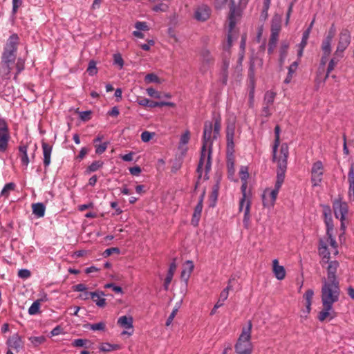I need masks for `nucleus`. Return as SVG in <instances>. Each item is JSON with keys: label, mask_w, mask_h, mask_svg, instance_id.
<instances>
[{"label": "nucleus", "mask_w": 354, "mask_h": 354, "mask_svg": "<svg viewBox=\"0 0 354 354\" xmlns=\"http://www.w3.org/2000/svg\"><path fill=\"white\" fill-rule=\"evenodd\" d=\"M118 324L125 328V329H133V317L131 316H122L119 317L118 319ZM133 333V330L131 332L127 330H124L122 332V334H127L129 335H131Z\"/></svg>", "instance_id": "18"}, {"label": "nucleus", "mask_w": 354, "mask_h": 354, "mask_svg": "<svg viewBox=\"0 0 354 354\" xmlns=\"http://www.w3.org/2000/svg\"><path fill=\"white\" fill-rule=\"evenodd\" d=\"M18 276L22 279H27L30 276V272L27 269L19 270Z\"/></svg>", "instance_id": "58"}, {"label": "nucleus", "mask_w": 354, "mask_h": 354, "mask_svg": "<svg viewBox=\"0 0 354 354\" xmlns=\"http://www.w3.org/2000/svg\"><path fill=\"white\" fill-rule=\"evenodd\" d=\"M194 270V263L192 261H187L184 266L183 270L181 273V276L183 278H185L186 280L189 277L190 274Z\"/></svg>", "instance_id": "29"}, {"label": "nucleus", "mask_w": 354, "mask_h": 354, "mask_svg": "<svg viewBox=\"0 0 354 354\" xmlns=\"http://www.w3.org/2000/svg\"><path fill=\"white\" fill-rule=\"evenodd\" d=\"M7 344L10 348H12L18 352L24 346V343L21 337L18 334H14L7 341Z\"/></svg>", "instance_id": "19"}, {"label": "nucleus", "mask_w": 354, "mask_h": 354, "mask_svg": "<svg viewBox=\"0 0 354 354\" xmlns=\"http://www.w3.org/2000/svg\"><path fill=\"white\" fill-rule=\"evenodd\" d=\"M145 81L147 82H158V77L156 75L153 74V73H149V74H147L146 76H145Z\"/></svg>", "instance_id": "53"}, {"label": "nucleus", "mask_w": 354, "mask_h": 354, "mask_svg": "<svg viewBox=\"0 0 354 354\" xmlns=\"http://www.w3.org/2000/svg\"><path fill=\"white\" fill-rule=\"evenodd\" d=\"M106 325L104 322H98L89 325V328L92 330H104Z\"/></svg>", "instance_id": "44"}, {"label": "nucleus", "mask_w": 354, "mask_h": 354, "mask_svg": "<svg viewBox=\"0 0 354 354\" xmlns=\"http://www.w3.org/2000/svg\"><path fill=\"white\" fill-rule=\"evenodd\" d=\"M324 167L321 161L315 162L311 169V180L313 186H318L322 180Z\"/></svg>", "instance_id": "14"}, {"label": "nucleus", "mask_w": 354, "mask_h": 354, "mask_svg": "<svg viewBox=\"0 0 354 354\" xmlns=\"http://www.w3.org/2000/svg\"><path fill=\"white\" fill-rule=\"evenodd\" d=\"M113 64L118 65L120 69L122 68L124 66V61L120 54H114L113 55Z\"/></svg>", "instance_id": "42"}, {"label": "nucleus", "mask_w": 354, "mask_h": 354, "mask_svg": "<svg viewBox=\"0 0 354 354\" xmlns=\"http://www.w3.org/2000/svg\"><path fill=\"white\" fill-rule=\"evenodd\" d=\"M319 252L322 257V263L328 264L326 268L327 277L322 279V283H339V280L336 275V272L339 267V262L337 261H329L330 254H333V253L331 248L328 247L327 243L322 241V239L319 241Z\"/></svg>", "instance_id": "4"}, {"label": "nucleus", "mask_w": 354, "mask_h": 354, "mask_svg": "<svg viewBox=\"0 0 354 354\" xmlns=\"http://www.w3.org/2000/svg\"><path fill=\"white\" fill-rule=\"evenodd\" d=\"M240 19V13L235 8H231L230 13L228 17V34H227V44L230 47L233 41L232 32Z\"/></svg>", "instance_id": "10"}, {"label": "nucleus", "mask_w": 354, "mask_h": 354, "mask_svg": "<svg viewBox=\"0 0 354 354\" xmlns=\"http://www.w3.org/2000/svg\"><path fill=\"white\" fill-rule=\"evenodd\" d=\"M104 288H112V290L117 293H121L122 292V290L120 286H115L113 283H106L104 286Z\"/></svg>", "instance_id": "62"}, {"label": "nucleus", "mask_w": 354, "mask_h": 354, "mask_svg": "<svg viewBox=\"0 0 354 354\" xmlns=\"http://www.w3.org/2000/svg\"><path fill=\"white\" fill-rule=\"evenodd\" d=\"M232 279L229 280L227 286L221 292L219 295V299H221V301H225L229 295V290L232 288V286L231 285Z\"/></svg>", "instance_id": "38"}, {"label": "nucleus", "mask_w": 354, "mask_h": 354, "mask_svg": "<svg viewBox=\"0 0 354 354\" xmlns=\"http://www.w3.org/2000/svg\"><path fill=\"white\" fill-rule=\"evenodd\" d=\"M239 174L242 181H247L249 174L246 167H242L240 169Z\"/></svg>", "instance_id": "50"}, {"label": "nucleus", "mask_w": 354, "mask_h": 354, "mask_svg": "<svg viewBox=\"0 0 354 354\" xmlns=\"http://www.w3.org/2000/svg\"><path fill=\"white\" fill-rule=\"evenodd\" d=\"M103 165V162L97 160L94 161L91 163V165L88 167L89 171L93 172L101 168Z\"/></svg>", "instance_id": "43"}, {"label": "nucleus", "mask_w": 354, "mask_h": 354, "mask_svg": "<svg viewBox=\"0 0 354 354\" xmlns=\"http://www.w3.org/2000/svg\"><path fill=\"white\" fill-rule=\"evenodd\" d=\"M201 57L204 68H205L206 65H209L213 62L212 56L211 55L210 52L207 49H204L201 51Z\"/></svg>", "instance_id": "30"}, {"label": "nucleus", "mask_w": 354, "mask_h": 354, "mask_svg": "<svg viewBox=\"0 0 354 354\" xmlns=\"http://www.w3.org/2000/svg\"><path fill=\"white\" fill-rule=\"evenodd\" d=\"M281 17L274 15L271 24V35L270 39H272L273 42L278 41L279 35L281 30Z\"/></svg>", "instance_id": "16"}, {"label": "nucleus", "mask_w": 354, "mask_h": 354, "mask_svg": "<svg viewBox=\"0 0 354 354\" xmlns=\"http://www.w3.org/2000/svg\"><path fill=\"white\" fill-rule=\"evenodd\" d=\"M104 295L102 291H95L92 293L91 299L98 307L103 308L106 306V299L104 298Z\"/></svg>", "instance_id": "21"}, {"label": "nucleus", "mask_w": 354, "mask_h": 354, "mask_svg": "<svg viewBox=\"0 0 354 354\" xmlns=\"http://www.w3.org/2000/svg\"><path fill=\"white\" fill-rule=\"evenodd\" d=\"M203 209V199L201 198L198 202V205L196 206L194 209V212L193 214L192 224L194 226H197L201 218V212Z\"/></svg>", "instance_id": "23"}, {"label": "nucleus", "mask_w": 354, "mask_h": 354, "mask_svg": "<svg viewBox=\"0 0 354 354\" xmlns=\"http://www.w3.org/2000/svg\"><path fill=\"white\" fill-rule=\"evenodd\" d=\"M137 102L140 106H149V107H156L157 105H153V104H157L158 102H152V101H150L147 98L142 97V98L138 99Z\"/></svg>", "instance_id": "37"}, {"label": "nucleus", "mask_w": 354, "mask_h": 354, "mask_svg": "<svg viewBox=\"0 0 354 354\" xmlns=\"http://www.w3.org/2000/svg\"><path fill=\"white\" fill-rule=\"evenodd\" d=\"M220 129H221V126H220V123L216 121L214 124V125L213 126V138H216L217 137V136L218 135L219 133V131H220Z\"/></svg>", "instance_id": "63"}, {"label": "nucleus", "mask_w": 354, "mask_h": 354, "mask_svg": "<svg viewBox=\"0 0 354 354\" xmlns=\"http://www.w3.org/2000/svg\"><path fill=\"white\" fill-rule=\"evenodd\" d=\"M10 138L8 125L4 120H0V152H5Z\"/></svg>", "instance_id": "12"}, {"label": "nucleus", "mask_w": 354, "mask_h": 354, "mask_svg": "<svg viewBox=\"0 0 354 354\" xmlns=\"http://www.w3.org/2000/svg\"><path fill=\"white\" fill-rule=\"evenodd\" d=\"M274 133H275V142L274 145L273 146V160L277 162V165H279V159L282 156L281 153V149L285 145L287 147V153L286 155V166H287V158L288 156V147L287 144L283 143L281 145L279 152L277 153V149L278 146L279 145V133H280V128L278 125L275 127L274 129Z\"/></svg>", "instance_id": "13"}, {"label": "nucleus", "mask_w": 354, "mask_h": 354, "mask_svg": "<svg viewBox=\"0 0 354 354\" xmlns=\"http://www.w3.org/2000/svg\"><path fill=\"white\" fill-rule=\"evenodd\" d=\"M19 44V37L17 34L11 35L5 44L0 64V74L3 77H8L10 74L15 64L17 70L15 79L24 69L25 59L21 57L17 59Z\"/></svg>", "instance_id": "1"}, {"label": "nucleus", "mask_w": 354, "mask_h": 354, "mask_svg": "<svg viewBox=\"0 0 354 354\" xmlns=\"http://www.w3.org/2000/svg\"><path fill=\"white\" fill-rule=\"evenodd\" d=\"M32 213L37 218H41L45 214L46 207L41 203H34L32 205Z\"/></svg>", "instance_id": "27"}, {"label": "nucleus", "mask_w": 354, "mask_h": 354, "mask_svg": "<svg viewBox=\"0 0 354 354\" xmlns=\"http://www.w3.org/2000/svg\"><path fill=\"white\" fill-rule=\"evenodd\" d=\"M189 140V133L188 131H186L180 137V145H185L188 143Z\"/></svg>", "instance_id": "56"}, {"label": "nucleus", "mask_w": 354, "mask_h": 354, "mask_svg": "<svg viewBox=\"0 0 354 354\" xmlns=\"http://www.w3.org/2000/svg\"><path fill=\"white\" fill-rule=\"evenodd\" d=\"M29 339L35 345H39V344H42L44 342L45 338L43 336L31 337H30Z\"/></svg>", "instance_id": "54"}, {"label": "nucleus", "mask_w": 354, "mask_h": 354, "mask_svg": "<svg viewBox=\"0 0 354 354\" xmlns=\"http://www.w3.org/2000/svg\"><path fill=\"white\" fill-rule=\"evenodd\" d=\"M42 149L44 155V164L45 167H48L50 164V155L52 152V147L48 143L43 142Z\"/></svg>", "instance_id": "22"}, {"label": "nucleus", "mask_w": 354, "mask_h": 354, "mask_svg": "<svg viewBox=\"0 0 354 354\" xmlns=\"http://www.w3.org/2000/svg\"><path fill=\"white\" fill-rule=\"evenodd\" d=\"M298 65H299V62L296 61V62H294L289 66V68H288V73L287 77L284 80V83L285 84H289L291 82L292 76H293V74L296 71V70H297V68L298 67Z\"/></svg>", "instance_id": "34"}, {"label": "nucleus", "mask_w": 354, "mask_h": 354, "mask_svg": "<svg viewBox=\"0 0 354 354\" xmlns=\"http://www.w3.org/2000/svg\"><path fill=\"white\" fill-rule=\"evenodd\" d=\"M309 35H310V30H306L304 33H303V35H302V39H301V41L299 44V46H301V48H305L306 46L307 45V42H308V39L309 38Z\"/></svg>", "instance_id": "46"}, {"label": "nucleus", "mask_w": 354, "mask_h": 354, "mask_svg": "<svg viewBox=\"0 0 354 354\" xmlns=\"http://www.w3.org/2000/svg\"><path fill=\"white\" fill-rule=\"evenodd\" d=\"M15 184L12 183H8L6 184L4 187L3 188L1 192V194L2 196H8V194H9V192L11 191V190H13L14 188H15Z\"/></svg>", "instance_id": "41"}, {"label": "nucleus", "mask_w": 354, "mask_h": 354, "mask_svg": "<svg viewBox=\"0 0 354 354\" xmlns=\"http://www.w3.org/2000/svg\"><path fill=\"white\" fill-rule=\"evenodd\" d=\"M351 41V32L348 29H342L338 36V42L335 50V55L344 56V50L350 45Z\"/></svg>", "instance_id": "8"}, {"label": "nucleus", "mask_w": 354, "mask_h": 354, "mask_svg": "<svg viewBox=\"0 0 354 354\" xmlns=\"http://www.w3.org/2000/svg\"><path fill=\"white\" fill-rule=\"evenodd\" d=\"M19 152L21 153V164L27 167L29 164V158L27 153V146L20 145L19 147Z\"/></svg>", "instance_id": "32"}, {"label": "nucleus", "mask_w": 354, "mask_h": 354, "mask_svg": "<svg viewBox=\"0 0 354 354\" xmlns=\"http://www.w3.org/2000/svg\"><path fill=\"white\" fill-rule=\"evenodd\" d=\"M333 207L335 217L340 219L342 221V227H343V221L345 219L346 214L348 213L347 203L342 201L341 199H336L333 202Z\"/></svg>", "instance_id": "11"}, {"label": "nucleus", "mask_w": 354, "mask_h": 354, "mask_svg": "<svg viewBox=\"0 0 354 354\" xmlns=\"http://www.w3.org/2000/svg\"><path fill=\"white\" fill-rule=\"evenodd\" d=\"M210 17V9L205 5L198 6L194 11V18L199 21H205Z\"/></svg>", "instance_id": "17"}, {"label": "nucleus", "mask_w": 354, "mask_h": 354, "mask_svg": "<svg viewBox=\"0 0 354 354\" xmlns=\"http://www.w3.org/2000/svg\"><path fill=\"white\" fill-rule=\"evenodd\" d=\"M154 136H155V133L145 131H143L141 134V140L144 142H147L151 139H152Z\"/></svg>", "instance_id": "40"}, {"label": "nucleus", "mask_w": 354, "mask_h": 354, "mask_svg": "<svg viewBox=\"0 0 354 354\" xmlns=\"http://www.w3.org/2000/svg\"><path fill=\"white\" fill-rule=\"evenodd\" d=\"M348 180L349 183V189H348V196L350 199L354 201V167L351 166L348 174Z\"/></svg>", "instance_id": "24"}, {"label": "nucleus", "mask_w": 354, "mask_h": 354, "mask_svg": "<svg viewBox=\"0 0 354 354\" xmlns=\"http://www.w3.org/2000/svg\"><path fill=\"white\" fill-rule=\"evenodd\" d=\"M314 296V291L312 289H308L303 295V298L306 301V313H309L311 310L312 300Z\"/></svg>", "instance_id": "28"}, {"label": "nucleus", "mask_w": 354, "mask_h": 354, "mask_svg": "<svg viewBox=\"0 0 354 354\" xmlns=\"http://www.w3.org/2000/svg\"><path fill=\"white\" fill-rule=\"evenodd\" d=\"M147 93L151 97L158 99L161 97L160 93L153 88H148L147 89Z\"/></svg>", "instance_id": "52"}, {"label": "nucleus", "mask_w": 354, "mask_h": 354, "mask_svg": "<svg viewBox=\"0 0 354 354\" xmlns=\"http://www.w3.org/2000/svg\"><path fill=\"white\" fill-rule=\"evenodd\" d=\"M176 268H177L176 263L174 261L169 266L167 275L165 279L164 288L166 290H167L169 288V286L172 280V278H173L174 274L176 270Z\"/></svg>", "instance_id": "25"}, {"label": "nucleus", "mask_w": 354, "mask_h": 354, "mask_svg": "<svg viewBox=\"0 0 354 354\" xmlns=\"http://www.w3.org/2000/svg\"><path fill=\"white\" fill-rule=\"evenodd\" d=\"M23 0H12V12L16 13L17 9L21 6Z\"/></svg>", "instance_id": "64"}, {"label": "nucleus", "mask_w": 354, "mask_h": 354, "mask_svg": "<svg viewBox=\"0 0 354 354\" xmlns=\"http://www.w3.org/2000/svg\"><path fill=\"white\" fill-rule=\"evenodd\" d=\"M250 206L251 196L241 197L239 202V211L244 212L243 222L245 228H248L249 227L250 220Z\"/></svg>", "instance_id": "9"}, {"label": "nucleus", "mask_w": 354, "mask_h": 354, "mask_svg": "<svg viewBox=\"0 0 354 354\" xmlns=\"http://www.w3.org/2000/svg\"><path fill=\"white\" fill-rule=\"evenodd\" d=\"M87 72L90 75H94L97 73V70L96 68V63L94 61H91L89 62Z\"/></svg>", "instance_id": "45"}, {"label": "nucleus", "mask_w": 354, "mask_h": 354, "mask_svg": "<svg viewBox=\"0 0 354 354\" xmlns=\"http://www.w3.org/2000/svg\"><path fill=\"white\" fill-rule=\"evenodd\" d=\"M325 216V223L326 225V240H323L324 242L327 243V246L330 247L334 256H336L338 254L337 250V243L335 239L333 237V223L332 218L329 214H328L326 212H324Z\"/></svg>", "instance_id": "7"}, {"label": "nucleus", "mask_w": 354, "mask_h": 354, "mask_svg": "<svg viewBox=\"0 0 354 354\" xmlns=\"http://www.w3.org/2000/svg\"><path fill=\"white\" fill-rule=\"evenodd\" d=\"M213 124L210 121H206L203 130V143L201 150V159L197 171L201 176L203 171L207 173L211 169L212 142L213 138Z\"/></svg>", "instance_id": "3"}, {"label": "nucleus", "mask_w": 354, "mask_h": 354, "mask_svg": "<svg viewBox=\"0 0 354 354\" xmlns=\"http://www.w3.org/2000/svg\"><path fill=\"white\" fill-rule=\"evenodd\" d=\"M344 56H338L335 55V52L333 53V57L328 63L326 72V77H328L329 73L334 70L335 67L337 66L340 59L342 58Z\"/></svg>", "instance_id": "31"}, {"label": "nucleus", "mask_w": 354, "mask_h": 354, "mask_svg": "<svg viewBox=\"0 0 354 354\" xmlns=\"http://www.w3.org/2000/svg\"><path fill=\"white\" fill-rule=\"evenodd\" d=\"M74 291L76 292H84L87 290L88 288L83 283H78L73 287Z\"/></svg>", "instance_id": "61"}, {"label": "nucleus", "mask_w": 354, "mask_h": 354, "mask_svg": "<svg viewBox=\"0 0 354 354\" xmlns=\"http://www.w3.org/2000/svg\"><path fill=\"white\" fill-rule=\"evenodd\" d=\"M135 27L138 30H148V26L146 22L138 21L135 24Z\"/></svg>", "instance_id": "57"}, {"label": "nucleus", "mask_w": 354, "mask_h": 354, "mask_svg": "<svg viewBox=\"0 0 354 354\" xmlns=\"http://www.w3.org/2000/svg\"><path fill=\"white\" fill-rule=\"evenodd\" d=\"M276 97V93L272 91H268L264 96V104L272 105Z\"/></svg>", "instance_id": "35"}, {"label": "nucleus", "mask_w": 354, "mask_h": 354, "mask_svg": "<svg viewBox=\"0 0 354 354\" xmlns=\"http://www.w3.org/2000/svg\"><path fill=\"white\" fill-rule=\"evenodd\" d=\"M272 272L278 280H282L286 277V270L283 266L279 264L277 259L272 261Z\"/></svg>", "instance_id": "20"}, {"label": "nucleus", "mask_w": 354, "mask_h": 354, "mask_svg": "<svg viewBox=\"0 0 354 354\" xmlns=\"http://www.w3.org/2000/svg\"><path fill=\"white\" fill-rule=\"evenodd\" d=\"M259 62L260 66H262L263 62L261 59H258L256 57H252L250 59V64L249 68L248 77L250 80V82L253 85L254 83V77H255V62Z\"/></svg>", "instance_id": "26"}, {"label": "nucleus", "mask_w": 354, "mask_h": 354, "mask_svg": "<svg viewBox=\"0 0 354 354\" xmlns=\"http://www.w3.org/2000/svg\"><path fill=\"white\" fill-rule=\"evenodd\" d=\"M108 147L107 142H103L100 145H95V153L97 154H102L104 153Z\"/></svg>", "instance_id": "47"}, {"label": "nucleus", "mask_w": 354, "mask_h": 354, "mask_svg": "<svg viewBox=\"0 0 354 354\" xmlns=\"http://www.w3.org/2000/svg\"><path fill=\"white\" fill-rule=\"evenodd\" d=\"M323 308L319 313L317 319L320 322H324L326 319L331 320L335 317L336 313L333 310V306L330 305H322Z\"/></svg>", "instance_id": "15"}, {"label": "nucleus", "mask_w": 354, "mask_h": 354, "mask_svg": "<svg viewBox=\"0 0 354 354\" xmlns=\"http://www.w3.org/2000/svg\"><path fill=\"white\" fill-rule=\"evenodd\" d=\"M168 9V6L165 3H160L155 6L152 10L155 12H166Z\"/></svg>", "instance_id": "55"}, {"label": "nucleus", "mask_w": 354, "mask_h": 354, "mask_svg": "<svg viewBox=\"0 0 354 354\" xmlns=\"http://www.w3.org/2000/svg\"><path fill=\"white\" fill-rule=\"evenodd\" d=\"M99 348L101 351L109 352V351L119 348V346L117 344H111L109 343H102L100 346Z\"/></svg>", "instance_id": "36"}, {"label": "nucleus", "mask_w": 354, "mask_h": 354, "mask_svg": "<svg viewBox=\"0 0 354 354\" xmlns=\"http://www.w3.org/2000/svg\"><path fill=\"white\" fill-rule=\"evenodd\" d=\"M242 185H241V193H242V197L244 196H250L251 194L250 192L248 191V183L247 181H242Z\"/></svg>", "instance_id": "51"}, {"label": "nucleus", "mask_w": 354, "mask_h": 354, "mask_svg": "<svg viewBox=\"0 0 354 354\" xmlns=\"http://www.w3.org/2000/svg\"><path fill=\"white\" fill-rule=\"evenodd\" d=\"M335 34H336V28L334 24H332L331 26L330 27V28L328 31L327 35L326 36L325 38L333 41L334 37L335 36Z\"/></svg>", "instance_id": "48"}, {"label": "nucleus", "mask_w": 354, "mask_h": 354, "mask_svg": "<svg viewBox=\"0 0 354 354\" xmlns=\"http://www.w3.org/2000/svg\"><path fill=\"white\" fill-rule=\"evenodd\" d=\"M41 303L40 300H36L34 301L28 309V313L30 315L37 314L40 308Z\"/></svg>", "instance_id": "39"}, {"label": "nucleus", "mask_w": 354, "mask_h": 354, "mask_svg": "<svg viewBox=\"0 0 354 354\" xmlns=\"http://www.w3.org/2000/svg\"><path fill=\"white\" fill-rule=\"evenodd\" d=\"M113 253L119 254L120 253L119 248H108V249L105 250V251L104 252V256L106 257L110 256Z\"/></svg>", "instance_id": "60"}, {"label": "nucleus", "mask_w": 354, "mask_h": 354, "mask_svg": "<svg viewBox=\"0 0 354 354\" xmlns=\"http://www.w3.org/2000/svg\"><path fill=\"white\" fill-rule=\"evenodd\" d=\"M87 342L86 339H75L73 343H72V345L73 346H75V347H83L85 345V343Z\"/></svg>", "instance_id": "59"}, {"label": "nucleus", "mask_w": 354, "mask_h": 354, "mask_svg": "<svg viewBox=\"0 0 354 354\" xmlns=\"http://www.w3.org/2000/svg\"><path fill=\"white\" fill-rule=\"evenodd\" d=\"M333 41L324 38L322 42L321 49L324 55H330L332 50Z\"/></svg>", "instance_id": "33"}, {"label": "nucleus", "mask_w": 354, "mask_h": 354, "mask_svg": "<svg viewBox=\"0 0 354 354\" xmlns=\"http://www.w3.org/2000/svg\"><path fill=\"white\" fill-rule=\"evenodd\" d=\"M178 308H179V306H176L173 309L171 313L170 314V315L169 316V317H168V319H167V320L166 322V326H169L171 325V324L173 322V319H174V317H175V316H176L178 310Z\"/></svg>", "instance_id": "49"}, {"label": "nucleus", "mask_w": 354, "mask_h": 354, "mask_svg": "<svg viewBox=\"0 0 354 354\" xmlns=\"http://www.w3.org/2000/svg\"><path fill=\"white\" fill-rule=\"evenodd\" d=\"M282 156L279 159V165H277V176L274 188H266L263 193L262 200L263 205L266 207H272L274 206L279 191L283 183L285 172L287 166H286V155L287 153V147L283 146L281 149Z\"/></svg>", "instance_id": "2"}, {"label": "nucleus", "mask_w": 354, "mask_h": 354, "mask_svg": "<svg viewBox=\"0 0 354 354\" xmlns=\"http://www.w3.org/2000/svg\"><path fill=\"white\" fill-rule=\"evenodd\" d=\"M252 323L248 322V326L243 327L239 335L234 348L237 354H251L253 346L251 342Z\"/></svg>", "instance_id": "5"}, {"label": "nucleus", "mask_w": 354, "mask_h": 354, "mask_svg": "<svg viewBox=\"0 0 354 354\" xmlns=\"http://www.w3.org/2000/svg\"><path fill=\"white\" fill-rule=\"evenodd\" d=\"M339 283H322L321 300L322 305L333 306L337 302L340 295Z\"/></svg>", "instance_id": "6"}]
</instances>
